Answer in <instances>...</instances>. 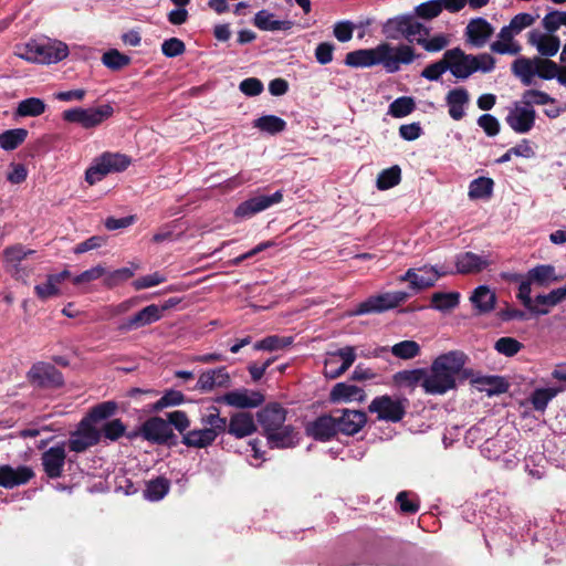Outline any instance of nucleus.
I'll return each mask as SVG.
<instances>
[{
	"mask_svg": "<svg viewBox=\"0 0 566 566\" xmlns=\"http://www.w3.org/2000/svg\"><path fill=\"white\" fill-rule=\"evenodd\" d=\"M25 128H13L0 134V147L3 150L11 151L17 149L28 137Z\"/></svg>",
	"mask_w": 566,
	"mask_h": 566,
	"instance_id": "42",
	"label": "nucleus"
},
{
	"mask_svg": "<svg viewBox=\"0 0 566 566\" xmlns=\"http://www.w3.org/2000/svg\"><path fill=\"white\" fill-rule=\"evenodd\" d=\"M181 436V443L187 448L206 449L212 446V441L209 437L207 428L202 429H186L182 432H178Z\"/></svg>",
	"mask_w": 566,
	"mask_h": 566,
	"instance_id": "34",
	"label": "nucleus"
},
{
	"mask_svg": "<svg viewBox=\"0 0 566 566\" xmlns=\"http://www.w3.org/2000/svg\"><path fill=\"white\" fill-rule=\"evenodd\" d=\"M394 356L401 359H411L420 353V346L415 340H402L391 347Z\"/></svg>",
	"mask_w": 566,
	"mask_h": 566,
	"instance_id": "58",
	"label": "nucleus"
},
{
	"mask_svg": "<svg viewBox=\"0 0 566 566\" xmlns=\"http://www.w3.org/2000/svg\"><path fill=\"white\" fill-rule=\"evenodd\" d=\"M428 36H419L417 43L428 52H439L448 46L449 38L446 34H437L431 39Z\"/></svg>",
	"mask_w": 566,
	"mask_h": 566,
	"instance_id": "63",
	"label": "nucleus"
},
{
	"mask_svg": "<svg viewBox=\"0 0 566 566\" xmlns=\"http://www.w3.org/2000/svg\"><path fill=\"white\" fill-rule=\"evenodd\" d=\"M536 112L533 107L516 105L505 117L507 125L517 134L528 133L535 125Z\"/></svg>",
	"mask_w": 566,
	"mask_h": 566,
	"instance_id": "18",
	"label": "nucleus"
},
{
	"mask_svg": "<svg viewBox=\"0 0 566 566\" xmlns=\"http://www.w3.org/2000/svg\"><path fill=\"white\" fill-rule=\"evenodd\" d=\"M338 433L355 436L367 423V415L363 410L337 409L334 412Z\"/></svg>",
	"mask_w": 566,
	"mask_h": 566,
	"instance_id": "12",
	"label": "nucleus"
},
{
	"mask_svg": "<svg viewBox=\"0 0 566 566\" xmlns=\"http://www.w3.org/2000/svg\"><path fill=\"white\" fill-rule=\"evenodd\" d=\"M536 72L535 75L542 80H557L558 65L549 59L535 57Z\"/></svg>",
	"mask_w": 566,
	"mask_h": 566,
	"instance_id": "60",
	"label": "nucleus"
},
{
	"mask_svg": "<svg viewBox=\"0 0 566 566\" xmlns=\"http://www.w3.org/2000/svg\"><path fill=\"white\" fill-rule=\"evenodd\" d=\"M446 57L448 59L449 71L451 74L459 80H465L471 76L474 72L473 54H467L460 48H453L446 51Z\"/></svg>",
	"mask_w": 566,
	"mask_h": 566,
	"instance_id": "13",
	"label": "nucleus"
},
{
	"mask_svg": "<svg viewBox=\"0 0 566 566\" xmlns=\"http://www.w3.org/2000/svg\"><path fill=\"white\" fill-rule=\"evenodd\" d=\"M191 421L186 411L175 410L166 413V418L153 416L143 422L144 440L151 444L158 446L164 439L170 427H174L177 432H182L189 429Z\"/></svg>",
	"mask_w": 566,
	"mask_h": 566,
	"instance_id": "1",
	"label": "nucleus"
},
{
	"mask_svg": "<svg viewBox=\"0 0 566 566\" xmlns=\"http://www.w3.org/2000/svg\"><path fill=\"white\" fill-rule=\"evenodd\" d=\"M424 379V369L416 368L409 370H400L394 374L392 381L394 385L399 388H408L413 390L417 386L422 387V382Z\"/></svg>",
	"mask_w": 566,
	"mask_h": 566,
	"instance_id": "32",
	"label": "nucleus"
},
{
	"mask_svg": "<svg viewBox=\"0 0 566 566\" xmlns=\"http://www.w3.org/2000/svg\"><path fill=\"white\" fill-rule=\"evenodd\" d=\"M410 296L403 291L386 292L378 295H371L364 302L359 303L352 312V316H359L371 313H382L392 310L405 303Z\"/></svg>",
	"mask_w": 566,
	"mask_h": 566,
	"instance_id": "6",
	"label": "nucleus"
},
{
	"mask_svg": "<svg viewBox=\"0 0 566 566\" xmlns=\"http://www.w3.org/2000/svg\"><path fill=\"white\" fill-rule=\"evenodd\" d=\"M460 294L458 292H437L431 296L434 310L447 312L458 306Z\"/></svg>",
	"mask_w": 566,
	"mask_h": 566,
	"instance_id": "45",
	"label": "nucleus"
},
{
	"mask_svg": "<svg viewBox=\"0 0 566 566\" xmlns=\"http://www.w3.org/2000/svg\"><path fill=\"white\" fill-rule=\"evenodd\" d=\"M380 50L384 54L382 66L388 73H396L400 70V64H410L419 57L413 48L407 44L392 48L388 43H381Z\"/></svg>",
	"mask_w": 566,
	"mask_h": 566,
	"instance_id": "10",
	"label": "nucleus"
},
{
	"mask_svg": "<svg viewBox=\"0 0 566 566\" xmlns=\"http://www.w3.org/2000/svg\"><path fill=\"white\" fill-rule=\"evenodd\" d=\"M35 251L25 250L23 245L15 244L12 247H8L3 251L4 261L8 266L15 265V263L21 264V262L30 254H33Z\"/></svg>",
	"mask_w": 566,
	"mask_h": 566,
	"instance_id": "61",
	"label": "nucleus"
},
{
	"mask_svg": "<svg viewBox=\"0 0 566 566\" xmlns=\"http://www.w3.org/2000/svg\"><path fill=\"white\" fill-rule=\"evenodd\" d=\"M186 401L187 398L180 390L167 389L164 391L163 396L150 406L149 411L158 413L166 408L180 406Z\"/></svg>",
	"mask_w": 566,
	"mask_h": 566,
	"instance_id": "36",
	"label": "nucleus"
},
{
	"mask_svg": "<svg viewBox=\"0 0 566 566\" xmlns=\"http://www.w3.org/2000/svg\"><path fill=\"white\" fill-rule=\"evenodd\" d=\"M258 422L264 429L269 443L283 448V406L280 402L268 403L256 413Z\"/></svg>",
	"mask_w": 566,
	"mask_h": 566,
	"instance_id": "5",
	"label": "nucleus"
},
{
	"mask_svg": "<svg viewBox=\"0 0 566 566\" xmlns=\"http://www.w3.org/2000/svg\"><path fill=\"white\" fill-rule=\"evenodd\" d=\"M470 301L478 314H486L494 310L496 295L488 285H479L473 290Z\"/></svg>",
	"mask_w": 566,
	"mask_h": 566,
	"instance_id": "28",
	"label": "nucleus"
},
{
	"mask_svg": "<svg viewBox=\"0 0 566 566\" xmlns=\"http://www.w3.org/2000/svg\"><path fill=\"white\" fill-rule=\"evenodd\" d=\"M530 44L536 46L537 51L546 57L554 56L560 46L559 38L556 35H546L538 31H531L528 34Z\"/></svg>",
	"mask_w": 566,
	"mask_h": 566,
	"instance_id": "29",
	"label": "nucleus"
},
{
	"mask_svg": "<svg viewBox=\"0 0 566 566\" xmlns=\"http://www.w3.org/2000/svg\"><path fill=\"white\" fill-rule=\"evenodd\" d=\"M126 430L125 423L120 419H112L103 423L101 429L102 437L111 441H117L124 437Z\"/></svg>",
	"mask_w": 566,
	"mask_h": 566,
	"instance_id": "56",
	"label": "nucleus"
},
{
	"mask_svg": "<svg viewBox=\"0 0 566 566\" xmlns=\"http://www.w3.org/2000/svg\"><path fill=\"white\" fill-rule=\"evenodd\" d=\"M114 114L111 104H103L97 107H74L62 113V119L67 123L81 125L85 129L99 126Z\"/></svg>",
	"mask_w": 566,
	"mask_h": 566,
	"instance_id": "4",
	"label": "nucleus"
},
{
	"mask_svg": "<svg viewBox=\"0 0 566 566\" xmlns=\"http://www.w3.org/2000/svg\"><path fill=\"white\" fill-rule=\"evenodd\" d=\"M46 109V104L39 97H29L18 104L15 115L20 117H36Z\"/></svg>",
	"mask_w": 566,
	"mask_h": 566,
	"instance_id": "43",
	"label": "nucleus"
},
{
	"mask_svg": "<svg viewBox=\"0 0 566 566\" xmlns=\"http://www.w3.org/2000/svg\"><path fill=\"white\" fill-rule=\"evenodd\" d=\"M517 34L510 25H504L497 36L499 40L491 44V51L497 54H517L521 46L513 42L514 35Z\"/></svg>",
	"mask_w": 566,
	"mask_h": 566,
	"instance_id": "30",
	"label": "nucleus"
},
{
	"mask_svg": "<svg viewBox=\"0 0 566 566\" xmlns=\"http://www.w3.org/2000/svg\"><path fill=\"white\" fill-rule=\"evenodd\" d=\"M118 405L116 401H103L93 406L85 415V418L93 424H97L102 421L106 422L116 413Z\"/></svg>",
	"mask_w": 566,
	"mask_h": 566,
	"instance_id": "35",
	"label": "nucleus"
},
{
	"mask_svg": "<svg viewBox=\"0 0 566 566\" xmlns=\"http://www.w3.org/2000/svg\"><path fill=\"white\" fill-rule=\"evenodd\" d=\"M470 96L464 87L452 88L446 96V104L449 108V115L454 120H460L465 115V105Z\"/></svg>",
	"mask_w": 566,
	"mask_h": 566,
	"instance_id": "25",
	"label": "nucleus"
},
{
	"mask_svg": "<svg viewBox=\"0 0 566 566\" xmlns=\"http://www.w3.org/2000/svg\"><path fill=\"white\" fill-rule=\"evenodd\" d=\"M401 180V169L398 165H394L379 172L376 186L379 190H387L397 186Z\"/></svg>",
	"mask_w": 566,
	"mask_h": 566,
	"instance_id": "44",
	"label": "nucleus"
},
{
	"mask_svg": "<svg viewBox=\"0 0 566 566\" xmlns=\"http://www.w3.org/2000/svg\"><path fill=\"white\" fill-rule=\"evenodd\" d=\"M494 188L493 179L489 177H479L473 179L469 185L470 199H489L492 197Z\"/></svg>",
	"mask_w": 566,
	"mask_h": 566,
	"instance_id": "39",
	"label": "nucleus"
},
{
	"mask_svg": "<svg viewBox=\"0 0 566 566\" xmlns=\"http://www.w3.org/2000/svg\"><path fill=\"white\" fill-rule=\"evenodd\" d=\"M473 382L490 397L504 394L510 387L507 380L502 376H481L476 377Z\"/></svg>",
	"mask_w": 566,
	"mask_h": 566,
	"instance_id": "31",
	"label": "nucleus"
},
{
	"mask_svg": "<svg viewBox=\"0 0 566 566\" xmlns=\"http://www.w3.org/2000/svg\"><path fill=\"white\" fill-rule=\"evenodd\" d=\"M69 55V48L65 43L54 40L48 42L32 41L24 46L20 57L34 63L52 64L64 60Z\"/></svg>",
	"mask_w": 566,
	"mask_h": 566,
	"instance_id": "2",
	"label": "nucleus"
},
{
	"mask_svg": "<svg viewBox=\"0 0 566 566\" xmlns=\"http://www.w3.org/2000/svg\"><path fill=\"white\" fill-rule=\"evenodd\" d=\"M523 347L521 342L510 336L501 337L494 344V349L506 357L515 356Z\"/></svg>",
	"mask_w": 566,
	"mask_h": 566,
	"instance_id": "59",
	"label": "nucleus"
},
{
	"mask_svg": "<svg viewBox=\"0 0 566 566\" xmlns=\"http://www.w3.org/2000/svg\"><path fill=\"white\" fill-rule=\"evenodd\" d=\"M258 430L253 416L250 412L240 411L231 416L228 427V433L242 439L251 436Z\"/></svg>",
	"mask_w": 566,
	"mask_h": 566,
	"instance_id": "24",
	"label": "nucleus"
},
{
	"mask_svg": "<svg viewBox=\"0 0 566 566\" xmlns=\"http://www.w3.org/2000/svg\"><path fill=\"white\" fill-rule=\"evenodd\" d=\"M228 397L230 406L239 409L256 408L264 401V396L260 391L247 388L232 390Z\"/></svg>",
	"mask_w": 566,
	"mask_h": 566,
	"instance_id": "26",
	"label": "nucleus"
},
{
	"mask_svg": "<svg viewBox=\"0 0 566 566\" xmlns=\"http://www.w3.org/2000/svg\"><path fill=\"white\" fill-rule=\"evenodd\" d=\"M28 376L32 385L43 389H56L64 385L62 373L49 363L34 364Z\"/></svg>",
	"mask_w": 566,
	"mask_h": 566,
	"instance_id": "8",
	"label": "nucleus"
},
{
	"mask_svg": "<svg viewBox=\"0 0 566 566\" xmlns=\"http://www.w3.org/2000/svg\"><path fill=\"white\" fill-rule=\"evenodd\" d=\"M494 33V28L484 18H473L467 24L464 36L468 44L473 48H483Z\"/></svg>",
	"mask_w": 566,
	"mask_h": 566,
	"instance_id": "14",
	"label": "nucleus"
},
{
	"mask_svg": "<svg viewBox=\"0 0 566 566\" xmlns=\"http://www.w3.org/2000/svg\"><path fill=\"white\" fill-rule=\"evenodd\" d=\"M408 407L409 400L405 397L381 395L370 401L368 411L376 413L379 421L397 423L405 418Z\"/></svg>",
	"mask_w": 566,
	"mask_h": 566,
	"instance_id": "3",
	"label": "nucleus"
},
{
	"mask_svg": "<svg viewBox=\"0 0 566 566\" xmlns=\"http://www.w3.org/2000/svg\"><path fill=\"white\" fill-rule=\"evenodd\" d=\"M283 192L281 189L272 195H259L242 201L234 210V217L238 219H248L258 212H261L282 200Z\"/></svg>",
	"mask_w": 566,
	"mask_h": 566,
	"instance_id": "11",
	"label": "nucleus"
},
{
	"mask_svg": "<svg viewBox=\"0 0 566 566\" xmlns=\"http://www.w3.org/2000/svg\"><path fill=\"white\" fill-rule=\"evenodd\" d=\"M467 359L468 357L463 352L451 350L438 356L432 364L436 369H441V371L455 379L464 367Z\"/></svg>",
	"mask_w": 566,
	"mask_h": 566,
	"instance_id": "23",
	"label": "nucleus"
},
{
	"mask_svg": "<svg viewBox=\"0 0 566 566\" xmlns=\"http://www.w3.org/2000/svg\"><path fill=\"white\" fill-rule=\"evenodd\" d=\"M169 489L170 481L165 476H157L156 479L147 482L146 489L144 490V496L149 501H159L165 497L169 492Z\"/></svg>",
	"mask_w": 566,
	"mask_h": 566,
	"instance_id": "40",
	"label": "nucleus"
},
{
	"mask_svg": "<svg viewBox=\"0 0 566 566\" xmlns=\"http://www.w3.org/2000/svg\"><path fill=\"white\" fill-rule=\"evenodd\" d=\"M415 549L412 543L389 538L384 543V552L388 556L400 557L411 553Z\"/></svg>",
	"mask_w": 566,
	"mask_h": 566,
	"instance_id": "54",
	"label": "nucleus"
},
{
	"mask_svg": "<svg viewBox=\"0 0 566 566\" xmlns=\"http://www.w3.org/2000/svg\"><path fill=\"white\" fill-rule=\"evenodd\" d=\"M447 71H449V65L444 53L442 60L426 66L421 72V76L428 81H439Z\"/></svg>",
	"mask_w": 566,
	"mask_h": 566,
	"instance_id": "64",
	"label": "nucleus"
},
{
	"mask_svg": "<svg viewBox=\"0 0 566 566\" xmlns=\"http://www.w3.org/2000/svg\"><path fill=\"white\" fill-rule=\"evenodd\" d=\"M163 317L159 305L150 304L120 323L117 326V331L120 333H127L133 329H137L147 325H150Z\"/></svg>",
	"mask_w": 566,
	"mask_h": 566,
	"instance_id": "17",
	"label": "nucleus"
},
{
	"mask_svg": "<svg viewBox=\"0 0 566 566\" xmlns=\"http://www.w3.org/2000/svg\"><path fill=\"white\" fill-rule=\"evenodd\" d=\"M65 458V442L51 447L42 453V467L48 478L57 479L62 476Z\"/></svg>",
	"mask_w": 566,
	"mask_h": 566,
	"instance_id": "16",
	"label": "nucleus"
},
{
	"mask_svg": "<svg viewBox=\"0 0 566 566\" xmlns=\"http://www.w3.org/2000/svg\"><path fill=\"white\" fill-rule=\"evenodd\" d=\"M409 18L410 14H401L388 19L382 25V33L385 36L390 40L406 39Z\"/></svg>",
	"mask_w": 566,
	"mask_h": 566,
	"instance_id": "33",
	"label": "nucleus"
},
{
	"mask_svg": "<svg viewBox=\"0 0 566 566\" xmlns=\"http://www.w3.org/2000/svg\"><path fill=\"white\" fill-rule=\"evenodd\" d=\"M416 108V103L412 97L401 96L396 98L390 105L388 114L395 118H401L411 114Z\"/></svg>",
	"mask_w": 566,
	"mask_h": 566,
	"instance_id": "50",
	"label": "nucleus"
},
{
	"mask_svg": "<svg viewBox=\"0 0 566 566\" xmlns=\"http://www.w3.org/2000/svg\"><path fill=\"white\" fill-rule=\"evenodd\" d=\"M532 281L525 275V279H523L520 283H518V293H517V298L522 302V304L524 305V307L531 312L532 314L534 315H546L548 314V310L547 308H541L538 307L537 305H535V302L534 300L531 297V285H532Z\"/></svg>",
	"mask_w": 566,
	"mask_h": 566,
	"instance_id": "37",
	"label": "nucleus"
},
{
	"mask_svg": "<svg viewBox=\"0 0 566 566\" xmlns=\"http://www.w3.org/2000/svg\"><path fill=\"white\" fill-rule=\"evenodd\" d=\"M34 476L32 468L19 465L12 468L9 464L0 465V486L4 489H13L15 486L28 483Z\"/></svg>",
	"mask_w": 566,
	"mask_h": 566,
	"instance_id": "20",
	"label": "nucleus"
},
{
	"mask_svg": "<svg viewBox=\"0 0 566 566\" xmlns=\"http://www.w3.org/2000/svg\"><path fill=\"white\" fill-rule=\"evenodd\" d=\"M138 269V265H134L133 269L130 268H120L112 272H107L104 275L103 284L107 289H114L118 286L119 284L128 281L130 277L134 276L135 270Z\"/></svg>",
	"mask_w": 566,
	"mask_h": 566,
	"instance_id": "47",
	"label": "nucleus"
},
{
	"mask_svg": "<svg viewBox=\"0 0 566 566\" xmlns=\"http://www.w3.org/2000/svg\"><path fill=\"white\" fill-rule=\"evenodd\" d=\"M453 274L452 270H446L438 265L426 264L418 269L410 268L405 274L399 276L400 282H409V287L413 292L432 287L439 277Z\"/></svg>",
	"mask_w": 566,
	"mask_h": 566,
	"instance_id": "7",
	"label": "nucleus"
},
{
	"mask_svg": "<svg viewBox=\"0 0 566 566\" xmlns=\"http://www.w3.org/2000/svg\"><path fill=\"white\" fill-rule=\"evenodd\" d=\"M556 394L555 388H537L532 392L530 401L535 410L544 411Z\"/></svg>",
	"mask_w": 566,
	"mask_h": 566,
	"instance_id": "53",
	"label": "nucleus"
},
{
	"mask_svg": "<svg viewBox=\"0 0 566 566\" xmlns=\"http://www.w3.org/2000/svg\"><path fill=\"white\" fill-rule=\"evenodd\" d=\"M512 72L521 80L523 85L530 86L536 72L535 59L518 57L512 63Z\"/></svg>",
	"mask_w": 566,
	"mask_h": 566,
	"instance_id": "38",
	"label": "nucleus"
},
{
	"mask_svg": "<svg viewBox=\"0 0 566 566\" xmlns=\"http://www.w3.org/2000/svg\"><path fill=\"white\" fill-rule=\"evenodd\" d=\"M366 398L363 388L348 382H337L329 392L331 402H361Z\"/></svg>",
	"mask_w": 566,
	"mask_h": 566,
	"instance_id": "27",
	"label": "nucleus"
},
{
	"mask_svg": "<svg viewBox=\"0 0 566 566\" xmlns=\"http://www.w3.org/2000/svg\"><path fill=\"white\" fill-rule=\"evenodd\" d=\"M512 156L532 158L535 156V151L532 148L528 139H523L518 145L510 148L501 157H499L496 164H505L511 160Z\"/></svg>",
	"mask_w": 566,
	"mask_h": 566,
	"instance_id": "51",
	"label": "nucleus"
},
{
	"mask_svg": "<svg viewBox=\"0 0 566 566\" xmlns=\"http://www.w3.org/2000/svg\"><path fill=\"white\" fill-rule=\"evenodd\" d=\"M253 127L263 133L275 135L283 132V118L275 115H263L253 122Z\"/></svg>",
	"mask_w": 566,
	"mask_h": 566,
	"instance_id": "48",
	"label": "nucleus"
},
{
	"mask_svg": "<svg viewBox=\"0 0 566 566\" xmlns=\"http://www.w3.org/2000/svg\"><path fill=\"white\" fill-rule=\"evenodd\" d=\"M455 386V379L451 378L449 375L441 371V369H436V366L433 364L431 365L429 373L424 369V379L422 382V388L426 394L444 395L449 390L454 389Z\"/></svg>",
	"mask_w": 566,
	"mask_h": 566,
	"instance_id": "15",
	"label": "nucleus"
},
{
	"mask_svg": "<svg viewBox=\"0 0 566 566\" xmlns=\"http://www.w3.org/2000/svg\"><path fill=\"white\" fill-rule=\"evenodd\" d=\"M415 12L419 18L431 20L442 12L441 1L429 0L422 2L415 8Z\"/></svg>",
	"mask_w": 566,
	"mask_h": 566,
	"instance_id": "62",
	"label": "nucleus"
},
{
	"mask_svg": "<svg viewBox=\"0 0 566 566\" xmlns=\"http://www.w3.org/2000/svg\"><path fill=\"white\" fill-rule=\"evenodd\" d=\"M254 25L263 31H279L283 29V20H275L274 14L263 9L255 13Z\"/></svg>",
	"mask_w": 566,
	"mask_h": 566,
	"instance_id": "49",
	"label": "nucleus"
},
{
	"mask_svg": "<svg viewBox=\"0 0 566 566\" xmlns=\"http://www.w3.org/2000/svg\"><path fill=\"white\" fill-rule=\"evenodd\" d=\"M384 54L380 44L374 49H359L348 52L345 56V64L350 67H370L382 64Z\"/></svg>",
	"mask_w": 566,
	"mask_h": 566,
	"instance_id": "22",
	"label": "nucleus"
},
{
	"mask_svg": "<svg viewBox=\"0 0 566 566\" xmlns=\"http://www.w3.org/2000/svg\"><path fill=\"white\" fill-rule=\"evenodd\" d=\"M102 438V432L95 428L85 417L78 422L77 429L72 432L67 441L71 451L81 453L88 448L96 446Z\"/></svg>",
	"mask_w": 566,
	"mask_h": 566,
	"instance_id": "9",
	"label": "nucleus"
},
{
	"mask_svg": "<svg viewBox=\"0 0 566 566\" xmlns=\"http://www.w3.org/2000/svg\"><path fill=\"white\" fill-rule=\"evenodd\" d=\"M111 172L109 166L104 159V154L94 160V164L85 171V180L94 185Z\"/></svg>",
	"mask_w": 566,
	"mask_h": 566,
	"instance_id": "52",
	"label": "nucleus"
},
{
	"mask_svg": "<svg viewBox=\"0 0 566 566\" xmlns=\"http://www.w3.org/2000/svg\"><path fill=\"white\" fill-rule=\"evenodd\" d=\"M396 502L403 514H416L420 507L419 499L408 491L399 492L396 496Z\"/></svg>",
	"mask_w": 566,
	"mask_h": 566,
	"instance_id": "57",
	"label": "nucleus"
},
{
	"mask_svg": "<svg viewBox=\"0 0 566 566\" xmlns=\"http://www.w3.org/2000/svg\"><path fill=\"white\" fill-rule=\"evenodd\" d=\"M455 271L459 274L480 273L490 266L491 261L485 255H479L473 252H462L455 255Z\"/></svg>",
	"mask_w": 566,
	"mask_h": 566,
	"instance_id": "21",
	"label": "nucleus"
},
{
	"mask_svg": "<svg viewBox=\"0 0 566 566\" xmlns=\"http://www.w3.org/2000/svg\"><path fill=\"white\" fill-rule=\"evenodd\" d=\"M526 276L539 286H546L551 282L557 281L555 268L551 264H539L531 269Z\"/></svg>",
	"mask_w": 566,
	"mask_h": 566,
	"instance_id": "41",
	"label": "nucleus"
},
{
	"mask_svg": "<svg viewBox=\"0 0 566 566\" xmlns=\"http://www.w3.org/2000/svg\"><path fill=\"white\" fill-rule=\"evenodd\" d=\"M522 103L527 107L533 105L556 104V99L539 90H526L522 95Z\"/></svg>",
	"mask_w": 566,
	"mask_h": 566,
	"instance_id": "55",
	"label": "nucleus"
},
{
	"mask_svg": "<svg viewBox=\"0 0 566 566\" xmlns=\"http://www.w3.org/2000/svg\"><path fill=\"white\" fill-rule=\"evenodd\" d=\"M310 437L317 441H329L338 433L334 413L322 415L310 422L306 427Z\"/></svg>",
	"mask_w": 566,
	"mask_h": 566,
	"instance_id": "19",
	"label": "nucleus"
},
{
	"mask_svg": "<svg viewBox=\"0 0 566 566\" xmlns=\"http://www.w3.org/2000/svg\"><path fill=\"white\" fill-rule=\"evenodd\" d=\"M102 62L109 70L119 71L130 64L132 57L117 49H109L102 55Z\"/></svg>",
	"mask_w": 566,
	"mask_h": 566,
	"instance_id": "46",
	"label": "nucleus"
}]
</instances>
